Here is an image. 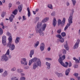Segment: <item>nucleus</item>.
<instances>
[{"label":"nucleus","mask_w":80,"mask_h":80,"mask_svg":"<svg viewBox=\"0 0 80 80\" xmlns=\"http://www.w3.org/2000/svg\"><path fill=\"white\" fill-rule=\"evenodd\" d=\"M11 80H18V79L15 77H13L11 78Z\"/></svg>","instance_id":"obj_38"},{"label":"nucleus","mask_w":80,"mask_h":80,"mask_svg":"<svg viewBox=\"0 0 80 80\" xmlns=\"http://www.w3.org/2000/svg\"><path fill=\"white\" fill-rule=\"evenodd\" d=\"M62 30L61 29H59L57 31V33L59 34H60Z\"/></svg>","instance_id":"obj_49"},{"label":"nucleus","mask_w":80,"mask_h":80,"mask_svg":"<svg viewBox=\"0 0 80 80\" xmlns=\"http://www.w3.org/2000/svg\"><path fill=\"white\" fill-rule=\"evenodd\" d=\"M78 80H80V77H78Z\"/></svg>","instance_id":"obj_64"},{"label":"nucleus","mask_w":80,"mask_h":80,"mask_svg":"<svg viewBox=\"0 0 80 80\" xmlns=\"http://www.w3.org/2000/svg\"><path fill=\"white\" fill-rule=\"evenodd\" d=\"M11 71H12L13 72L16 71V68L15 67H13L11 69Z\"/></svg>","instance_id":"obj_43"},{"label":"nucleus","mask_w":80,"mask_h":80,"mask_svg":"<svg viewBox=\"0 0 80 80\" xmlns=\"http://www.w3.org/2000/svg\"><path fill=\"white\" fill-rule=\"evenodd\" d=\"M80 43V40L78 39L76 43L74 45L73 47V49H76L78 48V45H79V43Z\"/></svg>","instance_id":"obj_9"},{"label":"nucleus","mask_w":80,"mask_h":80,"mask_svg":"<svg viewBox=\"0 0 80 80\" xmlns=\"http://www.w3.org/2000/svg\"><path fill=\"white\" fill-rule=\"evenodd\" d=\"M55 12H53L51 14L52 16H55Z\"/></svg>","instance_id":"obj_51"},{"label":"nucleus","mask_w":80,"mask_h":80,"mask_svg":"<svg viewBox=\"0 0 80 80\" xmlns=\"http://www.w3.org/2000/svg\"><path fill=\"white\" fill-rule=\"evenodd\" d=\"M59 58L58 59V61L59 63H62L63 62L62 60V54H60L59 55Z\"/></svg>","instance_id":"obj_17"},{"label":"nucleus","mask_w":80,"mask_h":80,"mask_svg":"<svg viewBox=\"0 0 80 80\" xmlns=\"http://www.w3.org/2000/svg\"><path fill=\"white\" fill-rule=\"evenodd\" d=\"M57 22L56 18H54L52 22V25L54 27H55V26H56V25H57Z\"/></svg>","instance_id":"obj_15"},{"label":"nucleus","mask_w":80,"mask_h":80,"mask_svg":"<svg viewBox=\"0 0 80 80\" xmlns=\"http://www.w3.org/2000/svg\"><path fill=\"white\" fill-rule=\"evenodd\" d=\"M12 7V4L11 3H9L8 4V7H9V8H10L11 7Z\"/></svg>","instance_id":"obj_48"},{"label":"nucleus","mask_w":80,"mask_h":80,"mask_svg":"<svg viewBox=\"0 0 80 80\" xmlns=\"http://www.w3.org/2000/svg\"><path fill=\"white\" fill-rule=\"evenodd\" d=\"M39 19H40V18L38 17H36L35 19V23H36L38 20H39Z\"/></svg>","instance_id":"obj_36"},{"label":"nucleus","mask_w":80,"mask_h":80,"mask_svg":"<svg viewBox=\"0 0 80 80\" xmlns=\"http://www.w3.org/2000/svg\"><path fill=\"white\" fill-rule=\"evenodd\" d=\"M7 36L9 37L8 38L9 42H10V40H12V36L11 35L10 33L9 32H8L7 33Z\"/></svg>","instance_id":"obj_13"},{"label":"nucleus","mask_w":80,"mask_h":80,"mask_svg":"<svg viewBox=\"0 0 80 80\" xmlns=\"http://www.w3.org/2000/svg\"><path fill=\"white\" fill-rule=\"evenodd\" d=\"M3 69L0 68V73H3Z\"/></svg>","instance_id":"obj_50"},{"label":"nucleus","mask_w":80,"mask_h":80,"mask_svg":"<svg viewBox=\"0 0 80 80\" xmlns=\"http://www.w3.org/2000/svg\"><path fill=\"white\" fill-rule=\"evenodd\" d=\"M18 13V10H17V9H15L14 11L12 12V13L15 15H17Z\"/></svg>","instance_id":"obj_33"},{"label":"nucleus","mask_w":80,"mask_h":80,"mask_svg":"<svg viewBox=\"0 0 80 80\" xmlns=\"http://www.w3.org/2000/svg\"><path fill=\"white\" fill-rule=\"evenodd\" d=\"M73 59L75 61L76 63H80V62L79 61V60H78V59H77L76 58H73Z\"/></svg>","instance_id":"obj_34"},{"label":"nucleus","mask_w":80,"mask_h":80,"mask_svg":"<svg viewBox=\"0 0 80 80\" xmlns=\"http://www.w3.org/2000/svg\"><path fill=\"white\" fill-rule=\"evenodd\" d=\"M45 60L47 61H51V60H52V59L50 58H46Z\"/></svg>","instance_id":"obj_41"},{"label":"nucleus","mask_w":80,"mask_h":80,"mask_svg":"<svg viewBox=\"0 0 80 80\" xmlns=\"http://www.w3.org/2000/svg\"><path fill=\"white\" fill-rule=\"evenodd\" d=\"M12 39H11V40H9V41L7 44V47H9L10 50L13 51V50H15V46L14 44H12Z\"/></svg>","instance_id":"obj_2"},{"label":"nucleus","mask_w":80,"mask_h":80,"mask_svg":"<svg viewBox=\"0 0 80 80\" xmlns=\"http://www.w3.org/2000/svg\"><path fill=\"white\" fill-rule=\"evenodd\" d=\"M32 12H33L34 15H35V14H36V12L33 11Z\"/></svg>","instance_id":"obj_60"},{"label":"nucleus","mask_w":80,"mask_h":80,"mask_svg":"<svg viewBox=\"0 0 80 80\" xmlns=\"http://www.w3.org/2000/svg\"><path fill=\"white\" fill-rule=\"evenodd\" d=\"M10 54V50L8 49L7 52L5 54V55H8Z\"/></svg>","instance_id":"obj_39"},{"label":"nucleus","mask_w":80,"mask_h":80,"mask_svg":"<svg viewBox=\"0 0 80 80\" xmlns=\"http://www.w3.org/2000/svg\"><path fill=\"white\" fill-rule=\"evenodd\" d=\"M56 37L57 38H58L59 39H61V38H62V37L60 34L56 35Z\"/></svg>","instance_id":"obj_35"},{"label":"nucleus","mask_w":80,"mask_h":80,"mask_svg":"<svg viewBox=\"0 0 80 80\" xmlns=\"http://www.w3.org/2000/svg\"><path fill=\"white\" fill-rule=\"evenodd\" d=\"M2 43L4 46L7 45V37L5 36L2 37Z\"/></svg>","instance_id":"obj_7"},{"label":"nucleus","mask_w":80,"mask_h":80,"mask_svg":"<svg viewBox=\"0 0 80 80\" xmlns=\"http://www.w3.org/2000/svg\"><path fill=\"white\" fill-rule=\"evenodd\" d=\"M23 7V5H20L18 6V10H19V12H21L22 10V7Z\"/></svg>","instance_id":"obj_21"},{"label":"nucleus","mask_w":80,"mask_h":80,"mask_svg":"<svg viewBox=\"0 0 80 80\" xmlns=\"http://www.w3.org/2000/svg\"><path fill=\"white\" fill-rule=\"evenodd\" d=\"M5 13H6L5 12H2V14H1V16L3 18L4 17V16L5 15Z\"/></svg>","instance_id":"obj_44"},{"label":"nucleus","mask_w":80,"mask_h":80,"mask_svg":"<svg viewBox=\"0 0 80 80\" xmlns=\"http://www.w3.org/2000/svg\"><path fill=\"white\" fill-rule=\"evenodd\" d=\"M48 7L50 9H51V10H53V6L51 4H48Z\"/></svg>","instance_id":"obj_32"},{"label":"nucleus","mask_w":80,"mask_h":80,"mask_svg":"<svg viewBox=\"0 0 80 80\" xmlns=\"http://www.w3.org/2000/svg\"><path fill=\"white\" fill-rule=\"evenodd\" d=\"M19 20H21L22 19V17L21 16H19L18 18Z\"/></svg>","instance_id":"obj_63"},{"label":"nucleus","mask_w":80,"mask_h":80,"mask_svg":"<svg viewBox=\"0 0 80 80\" xmlns=\"http://www.w3.org/2000/svg\"><path fill=\"white\" fill-rule=\"evenodd\" d=\"M16 3L17 5H20V3L19 1H18Z\"/></svg>","instance_id":"obj_54"},{"label":"nucleus","mask_w":80,"mask_h":80,"mask_svg":"<svg viewBox=\"0 0 80 80\" xmlns=\"http://www.w3.org/2000/svg\"><path fill=\"white\" fill-rule=\"evenodd\" d=\"M27 10L28 12V17H30L31 16V13H30V8L28 7L27 8Z\"/></svg>","instance_id":"obj_26"},{"label":"nucleus","mask_w":80,"mask_h":80,"mask_svg":"<svg viewBox=\"0 0 80 80\" xmlns=\"http://www.w3.org/2000/svg\"><path fill=\"white\" fill-rule=\"evenodd\" d=\"M20 75L22 77L20 78L19 80H25V77H23V76H25V73H20Z\"/></svg>","instance_id":"obj_12"},{"label":"nucleus","mask_w":80,"mask_h":80,"mask_svg":"<svg viewBox=\"0 0 80 80\" xmlns=\"http://www.w3.org/2000/svg\"><path fill=\"white\" fill-rule=\"evenodd\" d=\"M8 75V73L7 71H5L4 72H3L2 74V77H5Z\"/></svg>","instance_id":"obj_29"},{"label":"nucleus","mask_w":80,"mask_h":80,"mask_svg":"<svg viewBox=\"0 0 80 80\" xmlns=\"http://www.w3.org/2000/svg\"><path fill=\"white\" fill-rule=\"evenodd\" d=\"M74 76H75L76 77H77L78 76V73H74L73 74Z\"/></svg>","instance_id":"obj_46"},{"label":"nucleus","mask_w":80,"mask_h":80,"mask_svg":"<svg viewBox=\"0 0 80 80\" xmlns=\"http://www.w3.org/2000/svg\"><path fill=\"white\" fill-rule=\"evenodd\" d=\"M15 17V16L13 15L12 14H11V17L9 18V20L10 22H12L13 21V20L14 18Z\"/></svg>","instance_id":"obj_23"},{"label":"nucleus","mask_w":80,"mask_h":80,"mask_svg":"<svg viewBox=\"0 0 80 80\" xmlns=\"http://www.w3.org/2000/svg\"><path fill=\"white\" fill-rule=\"evenodd\" d=\"M40 48L41 51H43V50H44L45 48V44L44 43L42 42L41 43L40 47Z\"/></svg>","instance_id":"obj_11"},{"label":"nucleus","mask_w":80,"mask_h":80,"mask_svg":"<svg viewBox=\"0 0 80 80\" xmlns=\"http://www.w3.org/2000/svg\"><path fill=\"white\" fill-rule=\"evenodd\" d=\"M65 64H66V65H67V66H68L69 65L68 63V62H66Z\"/></svg>","instance_id":"obj_61"},{"label":"nucleus","mask_w":80,"mask_h":80,"mask_svg":"<svg viewBox=\"0 0 80 80\" xmlns=\"http://www.w3.org/2000/svg\"><path fill=\"white\" fill-rule=\"evenodd\" d=\"M38 67H42L41 62H34L32 66L33 70H35Z\"/></svg>","instance_id":"obj_5"},{"label":"nucleus","mask_w":80,"mask_h":80,"mask_svg":"<svg viewBox=\"0 0 80 80\" xmlns=\"http://www.w3.org/2000/svg\"><path fill=\"white\" fill-rule=\"evenodd\" d=\"M57 40L58 42H60L61 43H63L64 42V39L63 38H62L61 39H58Z\"/></svg>","instance_id":"obj_28"},{"label":"nucleus","mask_w":80,"mask_h":80,"mask_svg":"<svg viewBox=\"0 0 80 80\" xmlns=\"http://www.w3.org/2000/svg\"><path fill=\"white\" fill-rule=\"evenodd\" d=\"M72 66V63L71 62H70L69 65V67H70Z\"/></svg>","instance_id":"obj_59"},{"label":"nucleus","mask_w":80,"mask_h":80,"mask_svg":"<svg viewBox=\"0 0 80 80\" xmlns=\"http://www.w3.org/2000/svg\"><path fill=\"white\" fill-rule=\"evenodd\" d=\"M16 72L18 73H22V72H23V70H22L20 68H18L17 69Z\"/></svg>","instance_id":"obj_27"},{"label":"nucleus","mask_w":80,"mask_h":80,"mask_svg":"<svg viewBox=\"0 0 80 80\" xmlns=\"http://www.w3.org/2000/svg\"><path fill=\"white\" fill-rule=\"evenodd\" d=\"M66 20V19L64 18H63L62 21L60 19H58L57 21L58 26H60V25H61L62 27L64 26Z\"/></svg>","instance_id":"obj_4"},{"label":"nucleus","mask_w":80,"mask_h":80,"mask_svg":"<svg viewBox=\"0 0 80 80\" xmlns=\"http://www.w3.org/2000/svg\"><path fill=\"white\" fill-rule=\"evenodd\" d=\"M70 68H68V69L66 70L65 71V75L66 76L68 75L70 72Z\"/></svg>","instance_id":"obj_20"},{"label":"nucleus","mask_w":80,"mask_h":80,"mask_svg":"<svg viewBox=\"0 0 80 80\" xmlns=\"http://www.w3.org/2000/svg\"><path fill=\"white\" fill-rule=\"evenodd\" d=\"M73 13H74V9H72L71 12L70 14V16L69 18V23H73L72 20H73Z\"/></svg>","instance_id":"obj_6"},{"label":"nucleus","mask_w":80,"mask_h":80,"mask_svg":"<svg viewBox=\"0 0 80 80\" xmlns=\"http://www.w3.org/2000/svg\"><path fill=\"white\" fill-rule=\"evenodd\" d=\"M48 20H49V18H46L42 20V22H43V23H45V22H47Z\"/></svg>","instance_id":"obj_25"},{"label":"nucleus","mask_w":80,"mask_h":80,"mask_svg":"<svg viewBox=\"0 0 80 80\" xmlns=\"http://www.w3.org/2000/svg\"><path fill=\"white\" fill-rule=\"evenodd\" d=\"M46 65L47 66V69H48V70H49V69H50V63L48 62H46Z\"/></svg>","instance_id":"obj_18"},{"label":"nucleus","mask_w":80,"mask_h":80,"mask_svg":"<svg viewBox=\"0 0 80 80\" xmlns=\"http://www.w3.org/2000/svg\"><path fill=\"white\" fill-rule=\"evenodd\" d=\"M39 44V41H37L36 43H35V44L34 45V47L35 48H37V47L38 46V45Z\"/></svg>","instance_id":"obj_30"},{"label":"nucleus","mask_w":80,"mask_h":80,"mask_svg":"<svg viewBox=\"0 0 80 80\" xmlns=\"http://www.w3.org/2000/svg\"><path fill=\"white\" fill-rule=\"evenodd\" d=\"M21 64H23L24 65H27L28 63L27 61V59L26 58H22L21 61Z\"/></svg>","instance_id":"obj_8"},{"label":"nucleus","mask_w":80,"mask_h":80,"mask_svg":"<svg viewBox=\"0 0 80 80\" xmlns=\"http://www.w3.org/2000/svg\"><path fill=\"white\" fill-rule=\"evenodd\" d=\"M34 50H31L30 52V57H31V58H32V55L34 54Z\"/></svg>","instance_id":"obj_24"},{"label":"nucleus","mask_w":80,"mask_h":80,"mask_svg":"<svg viewBox=\"0 0 80 80\" xmlns=\"http://www.w3.org/2000/svg\"><path fill=\"white\" fill-rule=\"evenodd\" d=\"M51 49V48H50V47H49L48 48H47V50L48 52L49 51H50V50Z\"/></svg>","instance_id":"obj_55"},{"label":"nucleus","mask_w":80,"mask_h":80,"mask_svg":"<svg viewBox=\"0 0 80 80\" xmlns=\"http://www.w3.org/2000/svg\"><path fill=\"white\" fill-rule=\"evenodd\" d=\"M47 24L46 23H44L42 26V22H38L36 27V30L37 33H39L41 37L44 36V33L42 31L45 30Z\"/></svg>","instance_id":"obj_1"},{"label":"nucleus","mask_w":80,"mask_h":80,"mask_svg":"<svg viewBox=\"0 0 80 80\" xmlns=\"http://www.w3.org/2000/svg\"><path fill=\"white\" fill-rule=\"evenodd\" d=\"M66 5L67 6H69L70 5V3H69L68 2L67 3H66Z\"/></svg>","instance_id":"obj_58"},{"label":"nucleus","mask_w":80,"mask_h":80,"mask_svg":"<svg viewBox=\"0 0 80 80\" xmlns=\"http://www.w3.org/2000/svg\"><path fill=\"white\" fill-rule=\"evenodd\" d=\"M2 29H5V26H4V25L3 26H2Z\"/></svg>","instance_id":"obj_62"},{"label":"nucleus","mask_w":80,"mask_h":80,"mask_svg":"<svg viewBox=\"0 0 80 80\" xmlns=\"http://www.w3.org/2000/svg\"><path fill=\"white\" fill-rule=\"evenodd\" d=\"M63 54H65L67 53V51L65 49H63L62 50Z\"/></svg>","instance_id":"obj_42"},{"label":"nucleus","mask_w":80,"mask_h":80,"mask_svg":"<svg viewBox=\"0 0 80 80\" xmlns=\"http://www.w3.org/2000/svg\"><path fill=\"white\" fill-rule=\"evenodd\" d=\"M68 22L69 23H68L67 25L66 26V27H65L64 28V31H65V30H67V29L68 28V27H70V24L72 23H70L69 22V19H68Z\"/></svg>","instance_id":"obj_16"},{"label":"nucleus","mask_w":80,"mask_h":80,"mask_svg":"<svg viewBox=\"0 0 80 80\" xmlns=\"http://www.w3.org/2000/svg\"><path fill=\"white\" fill-rule=\"evenodd\" d=\"M72 1L73 6L75 5V4H76V0H72Z\"/></svg>","instance_id":"obj_40"},{"label":"nucleus","mask_w":80,"mask_h":80,"mask_svg":"<svg viewBox=\"0 0 80 80\" xmlns=\"http://www.w3.org/2000/svg\"><path fill=\"white\" fill-rule=\"evenodd\" d=\"M60 64L61 65H62V66L63 67H65V68H67V65H65V64L63 62V61H62V62L61 63H60Z\"/></svg>","instance_id":"obj_31"},{"label":"nucleus","mask_w":80,"mask_h":80,"mask_svg":"<svg viewBox=\"0 0 80 80\" xmlns=\"http://www.w3.org/2000/svg\"><path fill=\"white\" fill-rule=\"evenodd\" d=\"M0 25H1V26H3V22H2L0 23Z\"/></svg>","instance_id":"obj_57"},{"label":"nucleus","mask_w":80,"mask_h":80,"mask_svg":"<svg viewBox=\"0 0 80 80\" xmlns=\"http://www.w3.org/2000/svg\"><path fill=\"white\" fill-rule=\"evenodd\" d=\"M56 75H57L59 78H60V77H63V74L62 73H59L58 72H57L56 73Z\"/></svg>","instance_id":"obj_22"},{"label":"nucleus","mask_w":80,"mask_h":80,"mask_svg":"<svg viewBox=\"0 0 80 80\" xmlns=\"http://www.w3.org/2000/svg\"><path fill=\"white\" fill-rule=\"evenodd\" d=\"M3 34V29L0 28V35H2Z\"/></svg>","instance_id":"obj_45"},{"label":"nucleus","mask_w":80,"mask_h":80,"mask_svg":"<svg viewBox=\"0 0 80 80\" xmlns=\"http://www.w3.org/2000/svg\"><path fill=\"white\" fill-rule=\"evenodd\" d=\"M62 60L63 61V60H64V59H65V55H63L62 56Z\"/></svg>","instance_id":"obj_47"},{"label":"nucleus","mask_w":80,"mask_h":80,"mask_svg":"<svg viewBox=\"0 0 80 80\" xmlns=\"http://www.w3.org/2000/svg\"><path fill=\"white\" fill-rule=\"evenodd\" d=\"M64 48L67 50H69V47L68 46V44L67 41H66V44L64 45Z\"/></svg>","instance_id":"obj_19"},{"label":"nucleus","mask_w":80,"mask_h":80,"mask_svg":"<svg viewBox=\"0 0 80 80\" xmlns=\"http://www.w3.org/2000/svg\"><path fill=\"white\" fill-rule=\"evenodd\" d=\"M24 68L25 70H28L29 68V67L28 66H26Z\"/></svg>","instance_id":"obj_53"},{"label":"nucleus","mask_w":80,"mask_h":80,"mask_svg":"<svg viewBox=\"0 0 80 80\" xmlns=\"http://www.w3.org/2000/svg\"><path fill=\"white\" fill-rule=\"evenodd\" d=\"M61 35L62 37H64L66 36V33L65 32H62L61 33Z\"/></svg>","instance_id":"obj_37"},{"label":"nucleus","mask_w":80,"mask_h":80,"mask_svg":"<svg viewBox=\"0 0 80 80\" xmlns=\"http://www.w3.org/2000/svg\"><path fill=\"white\" fill-rule=\"evenodd\" d=\"M20 37H18L16 38L15 40V43L16 44H18L20 42Z\"/></svg>","instance_id":"obj_14"},{"label":"nucleus","mask_w":80,"mask_h":80,"mask_svg":"<svg viewBox=\"0 0 80 80\" xmlns=\"http://www.w3.org/2000/svg\"><path fill=\"white\" fill-rule=\"evenodd\" d=\"M78 66V65L75 64L74 66V67L75 68H77Z\"/></svg>","instance_id":"obj_52"},{"label":"nucleus","mask_w":80,"mask_h":80,"mask_svg":"<svg viewBox=\"0 0 80 80\" xmlns=\"http://www.w3.org/2000/svg\"><path fill=\"white\" fill-rule=\"evenodd\" d=\"M23 20H25L26 19V18H25V16H23L22 17Z\"/></svg>","instance_id":"obj_56"},{"label":"nucleus","mask_w":80,"mask_h":80,"mask_svg":"<svg viewBox=\"0 0 80 80\" xmlns=\"http://www.w3.org/2000/svg\"><path fill=\"white\" fill-rule=\"evenodd\" d=\"M2 60H3V61H4L5 62H7V61H8V57L6 55H3L2 58Z\"/></svg>","instance_id":"obj_10"},{"label":"nucleus","mask_w":80,"mask_h":80,"mask_svg":"<svg viewBox=\"0 0 80 80\" xmlns=\"http://www.w3.org/2000/svg\"><path fill=\"white\" fill-rule=\"evenodd\" d=\"M33 62H35L34 63H41V61L39 58H34L29 61V65H31Z\"/></svg>","instance_id":"obj_3"}]
</instances>
